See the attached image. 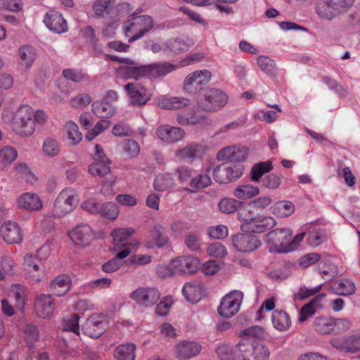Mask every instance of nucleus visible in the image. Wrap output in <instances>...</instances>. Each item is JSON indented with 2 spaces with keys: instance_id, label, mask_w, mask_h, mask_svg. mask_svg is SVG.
Returning a JSON list of instances; mask_svg holds the SVG:
<instances>
[{
  "instance_id": "1",
  "label": "nucleus",
  "mask_w": 360,
  "mask_h": 360,
  "mask_svg": "<svg viewBox=\"0 0 360 360\" xmlns=\"http://www.w3.org/2000/svg\"><path fill=\"white\" fill-rule=\"evenodd\" d=\"M176 69V65L169 62L141 65L139 62L129 58L124 64L118 66L116 73L124 79L139 80L143 77H164Z\"/></svg>"
},
{
  "instance_id": "2",
  "label": "nucleus",
  "mask_w": 360,
  "mask_h": 360,
  "mask_svg": "<svg viewBox=\"0 0 360 360\" xmlns=\"http://www.w3.org/2000/svg\"><path fill=\"white\" fill-rule=\"evenodd\" d=\"M48 116L42 110L36 111L29 105H20L9 120L11 129L22 137L31 136L35 131L36 124L44 125Z\"/></svg>"
},
{
  "instance_id": "3",
  "label": "nucleus",
  "mask_w": 360,
  "mask_h": 360,
  "mask_svg": "<svg viewBox=\"0 0 360 360\" xmlns=\"http://www.w3.org/2000/svg\"><path fill=\"white\" fill-rule=\"evenodd\" d=\"M155 22L152 17L148 15H131V18L125 21L122 25L123 32L128 42L135 41L147 34L154 27Z\"/></svg>"
},
{
  "instance_id": "4",
  "label": "nucleus",
  "mask_w": 360,
  "mask_h": 360,
  "mask_svg": "<svg viewBox=\"0 0 360 360\" xmlns=\"http://www.w3.org/2000/svg\"><path fill=\"white\" fill-rule=\"evenodd\" d=\"M234 357L237 360H268V348L255 340L243 338L234 347Z\"/></svg>"
},
{
  "instance_id": "5",
  "label": "nucleus",
  "mask_w": 360,
  "mask_h": 360,
  "mask_svg": "<svg viewBox=\"0 0 360 360\" xmlns=\"http://www.w3.org/2000/svg\"><path fill=\"white\" fill-rule=\"evenodd\" d=\"M354 0H324L316 6V13L321 18L332 20L350 8Z\"/></svg>"
},
{
  "instance_id": "6",
  "label": "nucleus",
  "mask_w": 360,
  "mask_h": 360,
  "mask_svg": "<svg viewBox=\"0 0 360 360\" xmlns=\"http://www.w3.org/2000/svg\"><path fill=\"white\" fill-rule=\"evenodd\" d=\"M228 97L221 90L212 88L207 90L204 98L198 102V107L206 112H214L222 108L227 103Z\"/></svg>"
},
{
  "instance_id": "7",
  "label": "nucleus",
  "mask_w": 360,
  "mask_h": 360,
  "mask_svg": "<svg viewBox=\"0 0 360 360\" xmlns=\"http://www.w3.org/2000/svg\"><path fill=\"white\" fill-rule=\"evenodd\" d=\"M77 192L70 188L63 189L58 195L55 203V212L59 216L72 212L78 205Z\"/></svg>"
},
{
  "instance_id": "8",
  "label": "nucleus",
  "mask_w": 360,
  "mask_h": 360,
  "mask_svg": "<svg viewBox=\"0 0 360 360\" xmlns=\"http://www.w3.org/2000/svg\"><path fill=\"white\" fill-rule=\"evenodd\" d=\"M243 298V293L240 290H233L226 294L221 300L217 308L220 316L231 318L240 309Z\"/></svg>"
},
{
  "instance_id": "9",
  "label": "nucleus",
  "mask_w": 360,
  "mask_h": 360,
  "mask_svg": "<svg viewBox=\"0 0 360 360\" xmlns=\"http://www.w3.org/2000/svg\"><path fill=\"white\" fill-rule=\"evenodd\" d=\"M291 238L292 232L287 228L274 229L265 236L266 242L271 244L274 247V250L279 253L288 252V251H281V250L288 248L289 241Z\"/></svg>"
},
{
  "instance_id": "10",
  "label": "nucleus",
  "mask_w": 360,
  "mask_h": 360,
  "mask_svg": "<svg viewBox=\"0 0 360 360\" xmlns=\"http://www.w3.org/2000/svg\"><path fill=\"white\" fill-rule=\"evenodd\" d=\"M24 271L26 276L34 283L41 281L45 278V270L38 257L27 254L24 257Z\"/></svg>"
},
{
  "instance_id": "11",
  "label": "nucleus",
  "mask_w": 360,
  "mask_h": 360,
  "mask_svg": "<svg viewBox=\"0 0 360 360\" xmlns=\"http://www.w3.org/2000/svg\"><path fill=\"white\" fill-rule=\"evenodd\" d=\"M211 76V72L207 70H196L191 72L184 79V89L189 93L200 90L202 86L209 82Z\"/></svg>"
},
{
  "instance_id": "12",
  "label": "nucleus",
  "mask_w": 360,
  "mask_h": 360,
  "mask_svg": "<svg viewBox=\"0 0 360 360\" xmlns=\"http://www.w3.org/2000/svg\"><path fill=\"white\" fill-rule=\"evenodd\" d=\"M124 90L127 91L130 103L132 105H143L150 100L151 93L143 86L130 82L124 86Z\"/></svg>"
},
{
  "instance_id": "13",
  "label": "nucleus",
  "mask_w": 360,
  "mask_h": 360,
  "mask_svg": "<svg viewBox=\"0 0 360 360\" xmlns=\"http://www.w3.org/2000/svg\"><path fill=\"white\" fill-rule=\"evenodd\" d=\"M160 293L155 288H139L130 294V298L138 304L149 307L160 299Z\"/></svg>"
},
{
  "instance_id": "14",
  "label": "nucleus",
  "mask_w": 360,
  "mask_h": 360,
  "mask_svg": "<svg viewBox=\"0 0 360 360\" xmlns=\"http://www.w3.org/2000/svg\"><path fill=\"white\" fill-rule=\"evenodd\" d=\"M107 327V319L102 314H93L82 326L86 335L91 338H98L105 330Z\"/></svg>"
},
{
  "instance_id": "15",
  "label": "nucleus",
  "mask_w": 360,
  "mask_h": 360,
  "mask_svg": "<svg viewBox=\"0 0 360 360\" xmlns=\"http://www.w3.org/2000/svg\"><path fill=\"white\" fill-rule=\"evenodd\" d=\"M276 224L275 219L271 217L255 215L251 222L241 224V229L248 233H263L274 227Z\"/></svg>"
},
{
  "instance_id": "16",
  "label": "nucleus",
  "mask_w": 360,
  "mask_h": 360,
  "mask_svg": "<svg viewBox=\"0 0 360 360\" xmlns=\"http://www.w3.org/2000/svg\"><path fill=\"white\" fill-rule=\"evenodd\" d=\"M68 235L74 245L78 247L89 245L94 238L92 229L86 224L77 226L69 232Z\"/></svg>"
},
{
  "instance_id": "17",
  "label": "nucleus",
  "mask_w": 360,
  "mask_h": 360,
  "mask_svg": "<svg viewBox=\"0 0 360 360\" xmlns=\"http://www.w3.org/2000/svg\"><path fill=\"white\" fill-rule=\"evenodd\" d=\"M247 150L245 147L238 146H227L221 149L217 154L219 161L226 160V162L236 163L245 160Z\"/></svg>"
},
{
  "instance_id": "18",
  "label": "nucleus",
  "mask_w": 360,
  "mask_h": 360,
  "mask_svg": "<svg viewBox=\"0 0 360 360\" xmlns=\"http://www.w3.org/2000/svg\"><path fill=\"white\" fill-rule=\"evenodd\" d=\"M233 245L240 252H252L258 248L261 242L257 237L248 233H238L233 237Z\"/></svg>"
},
{
  "instance_id": "19",
  "label": "nucleus",
  "mask_w": 360,
  "mask_h": 360,
  "mask_svg": "<svg viewBox=\"0 0 360 360\" xmlns=\"http://www.w3.org/2000/svg\"><path fill=\"white\" fill-rule=\"evenodd\" d=\"M205 146L192 143L176 150L175 155L180 160L193 162L195 159L201 158L205 155Z\"/></svg>"
},
{
  "instance_id": "20",
  "label": "nucleus",
  "mask_w": 360,
  "mask_h": 360,
  "mask_svg": "<svg viewBox=\"0 0 360 360\" xmlns=\"http://www.w3.org/2000/svg\"><path fill=\"white\" fill-rule=\"evenodd\" d=\"M16 205L18 208L28 212L39 211L43 207V202L39 195L32 192H26L19 195Z\"/></svg>"
},
{
  "instance_id": "21",
  "label": "nucleus",
  "mask_w": 360,
  "mask_h": 360,
  "mask_svg": "<svg viewBox=\"0 0 360 360\" xmlns=\"http://www.w3.org/2000/svg\"><path fill=\"white\" fill-rule=\"evenodd\" d=\"M202 346L195 341H181L175 346V355L179 359H188L198 356Z\"/></svg>"
},
{
  "instance_id": "22",
  "label": "nucleus",
  "mask_w": 360,
  "mask_h": 360,
  "mask_svg": "<svg viewBox=\"0 0 360 360\" xmlns=\"http://www.w3.org/2000/svg\"><path fill=\"white\" fill-rule=\"evenodd\" d=\"M172 265L176 274H193L198 270L199 261L192 256H181L172 259Z\"/></svg>"
},
{
  "instance_id": "23",
  "label": "nucleus",
  "mask_w": 360,
  "mask_h": 360,
  "mask_svg": "<svg viewBox=\"0 0 360 360\" xmlns=\"http://www.w3.org/2000/svg\"><path fill=\"white\" fill-rule=\"evenodd\" d=\"M157 137L167 143H174L181 140L184 135V131L176 127L170 125H162L156 129Z\"/></svg>"
},
{
  "instance_id": "24",
  "label": "nucleus",
  "mask_w": 360,
  "mask_h": 360,
  "mask_svg": "<svg viewBox=\"0 0 360 360\" xmlns=\"http://www.w3.org/2000/svg\"><path fill=\"white\" fill-rule=\"evenodd\" d=\"M44 22L50 30L61 34L68 31V25L63 15L57 11H49L44 18Z\"/></svg>"
},
{
  "instance_id": "25",
  "label": "nucleus",
  "mask_w": 360,
  "mask_h": 360,
  "mask_svg": "<svg viewBox=\"0 0 360 360\" xmlns=\"http://www.w3.org/2000/svg\"><path fill=\"white\" fill-rule=\"evenodd\" d=\"M1 234L5 242L18 244L22 240V234L19 225L14 221L5 222L1 227Z\"/></svg>"
},
{
  "instance_id": "26",
  "label": "nucleus",
  "mask_w": 360,
  "mask_h": 360,
  "mask_svg": "<svg viewBox=\"0 0 360 360\" xmlns=\"http://www.w3.org/2000/svg\"><path fill=\"white\" fill-rule=\"evenodd\" d=\"M35 310L37 314L42 318L51 317L54 310L53 300L50 295H40L36 297Z\"/></svg>"
},
{
  "instance_id": "27",
  "label": "nucleus",
  "mask_w": 360,
  "mask_h": 360,
  "mask_svg": "<svg viewBox=\"0 0 360 360\" xmlns=\"http://www.w3.org/2000/svg\"><path fill=\"white\" fill-rule=\"evenodd\" d=\"M182 293L187 301L196 303L202 297V285L196 281L188 282L183 286Z\"/></svg>"
},
{
  "instance_id": "28",
  "label": "nucleus",
  "mask_w": 360,
  "mask_h": 360,
  "mask_svg": "<svg viewBox=\"0 0 360 360\" xmlns=\"http://www.w3.org/2000/svg\"><path fill=\"white\" fill-rule=\"evenodd\" d=\"M190 103V100L184 97L167 98L162 96L158 100V105L167 110H179L189 105Z\"/></svg>"
},
{
  "instance_id": "29",
  "label": "nucleus",
  "mask_w": 360,
  "mask_h": 360,
  "mask_svg": "<svg viewBox=\"0 0 360 360\" xmlns=\"http://www.w3.org/2000/svg\"><path fill=\"white\" fill-rule=\"evenodd\" d=\"M271 322L274 328L278 331L287 330L291 326L289 315L283 310H274L272 312Z\"/></svg>"
},
{
  "instance_id": "30",
  "label": "nucleus",
  "mask_w": 360,
  "mask_h": 360,
  "mask_svg": "<svg viewBox=\"0 0 360 360\" xmlns=\"http://www.w3.org/2000/svg\"><path fill=\"white\" fill-rule=\"evenodd\" d=\"M333 317L320 316L316 317L312 323L314 330L321 335L333 333Z\"/></svg>"
},
{
  "instance_id": "31",
  "label": "nucleus",
  "mask_w": 360,
  "mask_h": 360,
  "mask_svg": "<svg viewBox=\"0 0 360 360\" xmlns=\"http://www.w3.org/2000/svg\"><path fill=\"white\" fill-rule=\"evenodd\" d=\"M71 280L69 276L62 275L56 277L50 284L52 292L60 297L66 294L70 289Z\"/></svg>"
},
{
  "instance_id": "32",
  "label": "nucleus",
  "mask_w": 360,
  "mask_h": 360,
  "mask_svg": "<svg viewBox=\"0 0 360 360\" xmlns=\"http://www.w3.org/2000/svg\"><path fill=\"white\" fill-rule=\"evenodd\" d=\"M94 114L98 117L110 118L115 112V108L108 101H96L91 105Z\"/></svg>"
},
{
  "instance_id": "33",
  "label": "nucleus",
  "mask_w": 360,
  "mask_h": 360,
  "mask_svg": "<svg viewBox=\"0 0 360 360\" xmlns=\"http://www.w3.org/2000/svg\"><path fill=\"white\" fill-rule=\"evenodd\" d=\"M37 56L36 50L29 45L21 46L18 50V60L21 66L30 68Z\"/></svg>"
},
{
  "instance_id": "34",
  "label": "nucleus",
  "mask_w": 360,
  "mask_h": 360,
  "mask_svg": "<svg viewBox=\"0 0 360 360\" xmlns=\"http://www.w3.org/2000/svg\"><path fill=\"white\" fill-rule=\"evenodd\" d=\"M22 332L27 346L30 349H33L40 338L37 327L33 324L27 323L23 326Z\"/></svg>"
},
{
  "instance_id": "35",
  "label": "nucleus",
  "mask_w": 360,
  "mask_h": 360,
  "mask_svg": "<svg viewBox=\"0 0 360 360\" xmlns=\"http://www.w3.org/2000/svg\"><path fill=\"white\" fill-rule=\"evenodd\" d=\"M134 233V229L131 228H120L112 231L111 236L115 246L124 249L125 248H129V244L122 243L125 242Z\"/></svg>"
},
{
  "instance_id": "36",
  "label": "nucleus",
  "mask_w": 360,
  "mask_h": 360,
  "mask_svg": "<svg viewBox=\"0 0 360 360\" xmlns=\"http://www.w3.org/2000/svg\"><path fill=\"white\" fill-rule=\"evenodd\" d=\"M271 212L281 218L287 217L291 215L295 211L294 205L287 200H281L276 202L271 207Z\"/></svg>"
},
{
  "instance_id": "37",
  "label": "nucleus",
  "mask_w": 360,
  "mask_h": 360,
  "mask_svg": "<svg viewBox=\"0 0 360 360\" xmlns=\"http://www.w3.org/2000/svg\"><path fill=\"white\" fill-rule=\"evenodd\" d=\"M130 252L131 250L129 248H125L124 249H122L116 254L115 258L103 264L102 270L106 273H112L116 271L121 266L120 260L126 258L129 255Z\"/></svg>"
},
{
  "instance_id": "38",
  "label": "nucleus",
  "mask_w": 360,
  "mask_h": 360,
  "mask_svg": "<svg viewBox=\"0 0 360 360\" xmlns=\"http://www.w3.org/2000/svg\"><path fill=\"white\" fill-rule=\"evenodd\" d=\"M331 289L335 294L345 296L354 293L355 287L348 279H339L333 282Z\"/></svg>"
},
{
  "instance_id": "39",
  "label": "nucleus",
  "mask_w": 360,
  "mask_h": 360,
  "mask_svg": "<svg viewBox=\"0 0 360 360\" xmlns=\"http://www.w3.org/2000/svg\"><path fill=\"white\" fill-rule=\"evenodd\" d=\"M135 349L134 344L121 345L116 348L114 355L117 360H134Z\"/></svg>"
},
{
  "instance_id": "40",
  "label": "nucleus",
  "mask_w": 360,
  "mask_h": 360,
  "mask_svg": "<svg viewBox=\"0 0 360 360\" xmlns=\"http://www.w3.org/2000/svg\"><path fill=\"white\" fill-rule=\"evenodd\" d=\"M257 63L260 70L270 77L277 75V68L274 60L267 56H260L257 58Z\"/></svg>"
},
{
  "instance_id": "41",
  "label": "nucleus",
  "mask_w": 360,
  "mask_h": 360,
  "mask_svg": "<svg viewBox=\"0 0 360 360\" xmlns=\"http://www.w3.org/2000/svg\"><path fill=\"white\" fill-rule=\"evenodd\" d=\"M272 169L273 165L271 161L259 162L251 169V179L257 182L265 173L270 172Z\"/></svg>"
},
{
  "instance_id": "42",
  "label": "nucleus",
  "mask_w": 360,
  "mask_h": 360,
  "mask_svg": "<svg viewBox=\"0 0 360 360\" xmlns=\"http://www.w3.org/2000/svg\"><path fill=\"white\" fill-rule=\"evenodd\" d=\"M258 187L250 184H245L238 186L234 191V195L241 200H248L258 195Z\"/></svg>"
},
{
  "instance_id": "43",
  "label": "nucleus",
  "mask_w": 360,
  "mask_h": 360,
  "mask_svg": "<svg viewBox=\"0 0 360 360\" xmlns=\"http://www.w3.org/2000/svg\"><path fill=\"white\" fill-rule=\"evenodd\" d=\"M174 185V179L172 174L165 173L157 176L154 181V188L156 191H163L172 188Z\"/></svg>"
},
{
  "instance_id": "44",
  "label": "nucleus",
  "mask_w": 360,
  "mask_h": 360,
  "mask_svg": "<svg viewBox=\"0 0 360 360\" xmlns=\"http://www.w3.org/2000/svg\"><path fill=\"white\" fill-rule=\"evenodd\" d=\"M212 180L207 174H198V176L192 178L190 181V188L186 189L190 193H195L198 190L205 188L210 186Z\"/></svg>"
},
{
  "instance_id": "45",
  "label": "nucleus",
  "mask_w": 360,
  "mask_h": 360,
  "mask_svg": "<svg viewBox=\"0 0 360 360\" xmlns=\"http://www.w3.org/2000/svg\"><path fill=\"white\" fill-rule=\"evenodd\" d=\"M61 146L58 141L52 137L44 139L42 145L43 152L49 157H55L59 155Z\"/></svg>"
},
{
  "instance_id": "46",
  "label": "nucleus",
  "mask_w": 360,
  "mask_h": 360,
  "mask_svg": "<svg viewBox=\"0 0 360 360\" xmlns=\"http://www.w3.org/2000/svg\"><path fill=\"white\" fill-rule=\"evenodd\" d=\"M150 237L155 241L156 246L158 248L165 246L169 240L164 227L160 225H155L152 228L150 231Z\"/></svg>"
},
{
  "instance_id": "47",
  "label": "nucleus",
  "mask_w": 360,
  "mask_h": 360,
  "mask_svg": "<svg viewBox=\"0 0 360 360\" xmlns=\"http://www.w3.org/2000/svg\"><path fill=\"white\" fill-rule=\"evenodd\" d=\"M17 157L18 152L15 148L10 146L0 147V163L4 166L11 164Z\"/></svg>"
},
{
  "instance_id": "48",
  "label": "nucleus",
  "mask_w": 360,
  "mask_h": 360,
  "mask_svg": "<svg viewBox=\"0 0 360 360\" xmlns=\"http://www.w3.org/2000/svg\"><path fill=\"white\" fill-rule=\"evenodd\" d=\"M65 131L67 134V138L72 142V144H78L82 139V135L79 131L77 124L72 122L68 121L65 125Z\"/></svg>"
},
{
  "instance_id": "49",
  "label": "nucleus",
  "mask_w": 360,
  "mask_h": 360,
  "mask_svg": "<svg viewBox=\"0 0 360 360\" xmlns=\"http://www.w3.org/2000/svg\"><path fill=\"white\" fill-rule=\"evenodd\" d=\"M114 5V0H97L94 6L93 10L96 17H101L106 14H110Z\"/></svg>"
},
{
  "instance_id": "50",
  "label": "nucleus",
  "mask_w": 360,
  "mask_h": 360,
  "mask_svg": "<svg viewBox=\"0 0 360 360\" xmlns=\"http://www.w3.org/2000/svg\"><path fill=\"white\" fill-rule=\"evenodd\" d=\"M111 162H93L89 166V172L95 177H103L110 172L109 165Z\"/></svg>"
},
{
  "instance_id": "51",
  "label": "nucleus",
  "mask_w": 360,
  "mask_h": 360,
  "mask_svg": "<svg viewBox=\"0 0 360 360\" xmlns=\"http://www.w3.org/2000/svg\"><path fill=\"white\" fill-rule=\"evenodd\" d=\"M167 51L169 50L174 53H180L188 50V46L186 41L180 38L171 39L165 43Z\"/></svg>"
},
{
  "instance_id": "52",
  "label": "nucleus",
  "mask_w": 360,
  "mask_h": 360,
  "mask_svg": "<svg viewBox=\"0 0 360 360\" xmlns=\"http://www.w3.org/2000/svg\"><path fill=\"white\" fill-rule=\"evenodd\" d=\"M79 315L77 314H71L70 316L63 319V330L72 332L75 334H79Z\"/></svg>"
},
{
  "instance_id": "53",
  "label": "nucleus",
  "mask_w": 360,
  "mask_h": 360,
  "mask_svg": "<svg viewBox=\"0 0 360 360\" xmlns=\"http://www.w3.org/2000/svg\"><path fill=\"white\" fill-rule=\"evenodd\" d=\"M99 214L110 220L115 219L119 214L118 207L113 202H106L101 205Z\"/></svg>"
},
{
  "instance_id": "54",
  "label": "nucleus",
  "mask_w": 360,
  "mask_h": 360,
  "mask_svg": "<svg viewBox=\"0 0 360 360\" xmlns=\"http://www.w3.org/2000/svg\"><path fill=\"white\" fill-rule=\"evenodd\" d=\"M241 202L233 198H224L219 202V208L224 213L229 214L236 211Z\"/></svg>"
},
{
  "instance_id": "55",
  "label": "nucleus",
  "mask_w": 360,
  "mask_h": 360,
  "mask_svg": "<svg viewBox=\"0 0 360 360\" xmlns=\"http://www.w3.org/2000/svg\"><path fill=\"white\" fill-rule=\"evenodd\" d=\"M360 347V335L352 334L345 338V352L354 353Z\"/></svg>"
},
{
  "instance_id": "56",
  "label": "nucleus",
  "mask_w": 360,
  "mask_h": 360,
  "mask_svg": "<svg viewBox=\"0 0 360 360\" xmlns=\"http://www.w3.org/2000/svg\"><path fill=\"white\" fill-rule=\"evenodd\" d=\"M333 333L340 334L349 330L352 322L346 318H333Z\"/></svg>"
},
{
  "instance_id": "57",
  "label": "nucleus",
  "mask_w": 360,
  "mask_h": 360,
  "mask_svg": "<svg viewBox=\"0 0 360 360\" xmlns=\"http://www.w3.org/2000/svg\"><path fill=\"white\" fill-rule=\"evenodd\" d=\"M122 148L124 153L131 158H135L140 153V146L133 139L124 140L122 143Z\"/></svg>"
},
{
  "instance_id": "58",
  "label": "nucleus",
  "mask_w": 360,
  "mask_h": 360,
  "mask_svg": "<svg viewBox=\"0 0 360 360\" xmlns=\"http://www.w3.org/2000/svg\"><path fill=\"white\" fill-rule=\"evenodd\" d=\"M207 252L210 257H224L227 254L226 248L220 242L210 244L207 248Z\"/></svg>"
},
{
  "instance_id": "59",
  "label": "nucleus",
  "mask_w": 360,
  "mask_h": 360,
  "mask_svg": "<svg viewBox=\"0 0 360 360\" xmlns=\"http://www.w3.org/2000/svg\"><path fill=\"white\" fill-rule=\"evenodd\" d=\"M185 245L191 251H198L201 248V240L198 234L190 233L184 240Z\"/></svg>"
},
{
  "instance_id": "60",
  "label": "nucleus",
  "mask_w": 360,
  "mask_h": 360,
  "mask_svg": "<svg viewBox=\"0 0 360 360\" xmlns=\"http://www.w3.org/2000/svg\"><path fill=\"white\" fill-rule=\"evenodd\" d=\"M227 168V176L229 181H236L243 173V166L240 164L225 162Z\"/></svg>"
},
{
  "instance_id": "61",
  "label": "nucleus",
  "mask_w": 360,
  "mask_h": 360,
  "mask_svg": "<svg viewBox=\"0 0 360 360\" xmlns=\"http://www.w3.org/2000/svg\"><path fill=\"white\" fill-rule=\"evenodd\" d=\"M226 165L224 163L218 165L213 170V178L219 184H226L230 182L227 176Z\"/></svg>"
},
{
  "instance_id": "62",
  "label": "nucleus",
  "mask_w": 360,
  "mask_h": 360,
  "mask_svg": "<svg viewBox=\"0 0 360 360\" xmlns=\"http://www.w3.org/2000/svg\"><path fill=\"white\" fill-rule=\"evenodd\" d=\"M240 336L248 339L249 338H262L264 336V330L260 326H254L240 331Z\"/></svg>"
},
{
  "instance_id": "63",
  "label": "nucleus",
  "mask_w": 360,
  "mask_h": 360,
  "mask_svg": "<svg viewBox=\"0 0 360 360\" xmlns=\"http://www.w3.org/2000/svg\"><path fill=\"white\" fill-rule=\"evenodd\" d=\"M253 208L249 207V203L245 206L241 207L238 209V219L243 221L242 224L251 222L252 218L255 217L253 213Z\"/></svg>"
},
{
  "instance_id": "64",
  "label": "nucleus",
  "mask_w": 360,
  "mask_h": 360,
  "mask_svg": "<svg viewBox=\"0 0 360 360\" xmlns=\"http://www.w3.org/2000/svg\"><path fill=\"white\" fill-rule=\"evenodd\" d=\"M63 75L74 82H80L85 77V74L82 70L76 69H65L63 71Z\"/></svg>"
}]
</instances>
